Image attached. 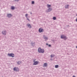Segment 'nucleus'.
<instances>
[{
	"label": "nucleus",
	"instance_id": "29",
	"mask_svg": "<svg viewBox=\"0 0 77 77\" xmlns=\"http://www.w3.org/2000/svg\"><path fill=\"white\" fill-rule=\"evenodd\" d=\"M76 16H77V15H76Z\"/></svg>",
	"mask_w": 77,
	"mask_h": 77
},
{
	"label": "nucleus",
	"instance_id": "7",
	"mask_svg": "<svg viewBox=\"0 0 77 77\" xmlns=\"http://www.w3.org/2000/svg\"><path fill=\"white\" fill-rule=\"evenodd\" d=\"M47 66H48V64L47 63H44V65H43V67H47Z\"/></svg>",
	"mask_w": 77,
	"mask_h": 77
},
{
	"label": "nucleus",
	"instance_id": "12",
	"mask_svg": "<svg viewBox=\"0 0 77 77\" xmlns=\"http://www.w3.org/2000/svg\"><path fill=\"white\" fill-rule=\"evenodd\" d=\"M65 8H69V5H66Z\"/></svg>",
	"mask_w": 77,
	"mask_h": 77
},
{
	"label": "nucleus",
	"instance_id": "10",
	"mask_svg": "<svg viewBox=\"0 0 77 77\" xmlns=\"http://www.w3.org/2000/svg\"><path fill=\"white\" fill-rule=\"evenodd\" d=\"M27 26L28 27H29V28H30L32 27L31 25H30V24H29V23L27 24Z\"/></svg>",
	"mask_w": 77,
	"mask_h": 77
},
{
	"label": "nucleus",
	"instance_id": "4",
	"mask_svg": "<svg viewBox=\"0 0 77 77\" xmlns=\"http://www.w3.org/2000/svg\"><path fill=\"white\" fill-rule=\"evenodd\" d=\"M61 38H64V40H66V39H67V37H66V36H65V35H61Z\"/></svg>",
	"mask_w": 77,
	"mask_h": 77
},
{
	"label": "nucleus",
	"instance_id": "3",
	"mask_svg": "<svg viewBox=\"0 0 77 77\" xmlns=\"http://www.w3.org/2000/svg\"><path fill=\"white\" fill-rule=\"evenodd\" d=\"M8 55L9 57H14V54H8Z\"/></svg>",
	"mask_w": 77,
	"mask_h": 77
},
{
	"label": "nucleus",
	"instance_id": "19",
	"mask_svg": "<svg viewBox=\"0 0 77 77\" xmlns=\"http://www.w3.org/2000/svg\"><path fill=\"white\" fill-rule=\"evenodd\" d=\"M17 64H20L21 63V62H20V61H18V62H17Z\"/></svg>",
	"mask_w": 77,
	"mask_h": 77
},
{
	"label": "nucleus",
	"instance_id": "22",
	"mask_svg": "<svg viewBox=\"0 0 77 77\" xmlns=\"http://www.w3.org/2000/svg\"><path fill=\"white\" fill-rule=\"evenodd\" d=\"M48 46H49V47H50L51 46V45H49Z\"/></svg>",
	"mask_w": 77,
	"mask_h": 77
},
{
	"label": "nucleus",
	"instance_id": "1",
	"mask_svg": "<svg viewBox=\"0 0 77 77\" xmlns=\"http://www.w3.org/2000/svg\"><path fill=\"white\" fill-rule=\"evenodd\" d=\"M38 51L39 53H44V50L43 49H41V48H39L38 49Z\"/></svg>",
	"mask_w": 77,
	"mask_h": 77
},
{
	"label": "nucleus",
	"instance_id": "6",
	"mask_svg": "<svg viewBox=\"0 0 77 77\" xmlns=\"http://www.w3.org/2000/svg\"><path fill=\"white\" fill-rule=\"evenodd\" d=\"M14 71H18L19 69L17 67H15L14 68Z\"/></svg>",
	"mask_w": 77,
	"mask_h": 77
},
{
	"label": "nucleus",
	"instance_id": "17",
	"mask_svg": "<svg viewBox=\"0 0 77 77\" xmlns=\"http://www.w3.org/2000/svg\"><path fill=\"white\" fill-rule=\"evenodd\" d=\"M54 56H55L54 55H51V57H54Z\"/></svg>",
	"mask_w": 77,
	"mask_h": 77
},
{
	"label": "nucleus",
	"instance_id": "18",
	"mask_svg": "<svg viewBox=\"0 0 77 77\" xmlns=\"http://www.w3.org/2000/svg\"><path fill=\"white\" fill-rule=\"evenodd\" d=\"M49 11H51L52 10V8H49V10H48Z\"/></svg>",
	"mask_w": 77,
	"mask_h": 77
},
{
	"label": "nucleus",
	"instance_id": "25",
	"mask_svg": "<svg viewBox=\"0 0 77 77\" xmlns=\"http://www.w3.org/2000/svg\"><path fill=\"white\" fill-rule=\"evenodd\" d=\"M73 77H76V76H73Z\"/></svg>",
	"mask_w": 77,
	"mask_h": 77
},
{
	"label": "nucleus",
	"instance_id": "23",
	"mask_svg": "<svg viewBox=\"0 0 77 77\" xmlns=\"http://www.w3.org/2000/svg\"><path fill=\"white\" fill-rule=\"evenodd\" d=\"M19 0H15V1H19Z\"/></svg>",
	"mask_w": 77,
	"mask_h": 77
},
{
	"label": "nucleus",
	"instance_id": "16",
	"mask_svg": "<svg viewBox=\"0 0 77 77\" xmlns=\"http://www.w3.org/2000/svg\"><path fill=\"white\" fill-rule=\"evenodd\" d=\"M47 6L48 8H49V7H51V5H47Z\"/></svg>",
	"mask_w": 77,
	"mask_h": 77
},
{
	"label": "nucleus",
	"instance_id": "11",
	"mask_svg": "<svg viewBox=\"0 0 77 77\" xmlns=\"http://www.w3.org/2000/svg\"><path fill=\"white\" fill-rule=\"evenodd\" d=\"M2 33L4 35H6V31H3L2 32Z\"/></svg>",
	"mask_w": 77,
	"mask_h": 77
},
{
	"label": "nucleus",
	"instance_id": "27",
	"mask_svg": "<svg viewBox=\"0 0 77 77\" xmlns=\"http://www.w3.org/2000/svg\"><path fill=\"white\" fill-rule=\"evenodd\" d=\"M27 20H29L28 19H27Z\"/></svg>",
	"mask_w": 77,
	"mask_h": 77
},
{
	"label": "nucleus",
	"instance_id": "15",
	"mask_svg": "<svg viewBox=\"0 0 77 77\" xmlns=\"http://www.w3.org/2000/svg\"><path fill=\"white\" fill-rule=\"evenodd\" d=\"M56 18H56V17H53V20H56Z\"/></svg>",
	"mask_w": 77,
	"mask_h": 77
},
{
	"label": "nucleus",
	"instance_id": "5",
	"mask_svg": "<svg viewBox=\"0 0 77 77\" xmlns=\"http://www.w3.org/2000/svg\"><path fill=\"white\" fill-rule=\"evenodd\" d=\"M39 32H44V30L42 28H40L39 29Z\"/></svg>",
	"mask_w": 77,
	"mask_h": 77
},
{
	"label": "nucleus",
	"instance_id": "20",
	"mask_svg": "<svg viewBox=\"0 0 77 77\" xmlns=\"http://www.w3.org/2000/svg\"><path fill=\"white\" fill-rule=\"evenodd\" d=\"M28 14H26V18H27V16H28Z\"/></svg>",
	"mask_w": 77,
	"mask_h": 77
},
{
	"label": "nucleus",
	"instance_id": "21",
	"mask_svg": "<svg viewBox=\"0 0 77 77\" xmlns=\"http://www.w3.org/2000/svg\"><path fill=\"white\" fill-rule=\"evenodd\" d=\"M32 4H34V1H32Z\"/></svg>",
	"mask_w": 77,
	"mask_h": 77
},
{
	"label": "nucleus",
	"instance_id": "2",
	"mask_svg": "<svg viewBox=\"0 0 77 77\" xmlns=\"http://www.w3.org/2000/svg\"><path fill=\"white\" fill-rule=\"evenodd\" d=\"M36 60V59H34V63H33V65H37V64H38V63H39V62L38 61H35Z\"/></svg>",
	"mask_w": 77,
	"mask_h": 77
},
{
	"label": "nucleus",
	"instance_id": "8",
	"mask_svg": "<svg viewBox=\"0 0 77 77\" xmlns=\"http://www.w3.org/2000/svg\"><path fill=\"white\" fill-rule=\"evenodd\" d=\"M43 37L44 39H45V40H48V37H47L45 36V35H44Z\"/></svg>",
	"mask_w": 77,
	"mask_h": 77
},
{
	"label": "nucleus",
	"instance_id": "28",
	"mask_svg": "<svg viewBox=\"0 0 77 77\" xmlns=\"http://www.w3.org/2000/svg\"><path fill=\"white\" fill-rule=\"evenodd\" d=\"M76 48H77V46H76Z\"/></svg>",
	"mask_w": 77,
	"mask_h": 77
},
{
	"label": "nucleus",
	"instance_id": "9",
	"mask_svg": "<svg viewBox=\"0 0 77 77\" xmlns=\"http://www.w3.org/2000/svg\"><path fill=\"white\" fill-rule=\"evenodd\" d=\"M12 16V15L11 14H7V17H11Z\"/></svg>",
	"mask_w": 77,
	"mask_h": 77
},
{
	"label": "nucleus",
	"instance_id": "13",
	"mask_svg": "<svg viewBox=\"0 0 77 77\" xmlns=\"http://www.w3.org/2000/svg\"><path fill=\"white\" fill-rule=\"evenodd\" d=\"M55 68H58L59 67V65H55Z\"/></svg>",
	"mask_w": 77,
	"mask_h": 77
},
{
	"label": "nucleus",
	"instance_id": "24",
	"mask_svg": "<svg viewBox=\"0 0 77 77\" xmlns=\"http://www.w3.org/2000/svg\"><path fill=\"white\" fill-rule=\"evenodd\" d=\"M76 22H77V18H76Z\"/></svg>",
	"mask_w": 77,
	"mask_h": 77
},
{
	"label": "nucleus",
	"instance_id": "14",
	"mask_svg": "<svg viewBox=\"0 0 77 77\" xmlns=\"http://www.w3.org/2000/svg\"><path fill=\"white\" fill-rule=\"evenodd\" d=\"M11 9H14L15 8L14 6H11Z\"/></svg>",
	"mask_w": 77,
	"mask_h": 77
},
{
	"label": "nucleus",
	"instance_id": "26",
	"mask_svg": "<svg viewBox=\"0 0 77 77\" xmlns=\"http://www.w3.org/2000/svg\"><path fill=\"white\" fill-rule=\"evenodd\" d=\"M46 45H48V43H47V44H46Z\"/></svg>",
	"mask_w": 77,
	"mask_h": 77
}]
</instances>
